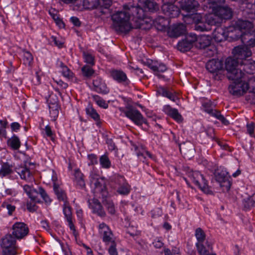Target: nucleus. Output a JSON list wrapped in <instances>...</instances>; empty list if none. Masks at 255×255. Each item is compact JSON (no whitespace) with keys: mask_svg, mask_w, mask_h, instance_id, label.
<instances>
[{"mask_svg":"<svg viewBox=\"0 0 255 255\" xmlns=\"http://www.w3.org/2000/svg\"><path fill=\"white\" fill-rule=\"evenodd\" d=\"M124 11H118L112 15L113 26L115 30L123 33L128 32L131 28L129 22L130 15L140 20L143 23L145 14L143 8L139 6L124 5Z\"/></svg>","mask_w":255,"mask_h":255,"instance_id":"obj_1","label":"nucleus"},{"mask_svg":"<svg viewBox=\"0 0 255 255\" xmlns=\"http://www.w3.org/2000/svg\"><path fill=\"white\" fill-rule=\"evenodd\" d=\"M225 68L227 71V77L229 80H239L243 77L240 62L237 59L229 57L225 61Z\"/></svg>","mask_w":255,"mask_h":255,"instance_id":"obj_2","label":"nucleus"},{"mask_svg":"<svg viewBox=\"0 0 255 255\" xmlns=\"http://www.w3.org/2000/svg\"><path fill=\"white\" fill-rule=\"evenodd\" d=\"M195 235L197 240L196 246L199 255H216L210 253L212 250V245L206 240L205 233L201 228H198L196 230Z\"/></svg>","mask_w":255,"mask_h":255,"instance_id":"obj_3","label":"nucleus"},{"mask_svg":"<svg viewBox=\"0 0 255 255\" xmlns=\"http://www.w3.org/2000/svg\"><path fill=\"white\" fill-rule=\"evenodd\" d=\"M1 254L16 255L18 248L16 245V239L10 234H6L0 241Z\"/></svg>","mask_w":255,"mask_h":255,"instance_id":"obj_4","label":"nucleus"},{"mask_svg":"<svg viewBox=\"0 0 255 255\" xmlns=\"http://www.w3.org/2000/svg\"><path fill=\"white\" fill-rule=\"evenodd\" d=\"M253 24L249 20L239 19L235 24V27L232 28V32H229V36L233 40L239 39L241 34L245 32H250L253 31Z\"/></svg>","mask_w":255,"mask_h":255,"instance_id":"obj_5","label":"nucleus"},{"mask_svg":"<svg viewBox=\"0 0 255 255\" xmlns=\"http://www.w3.org/2000/svg\"><path fill=\"white\" fill-rule=\"evenodd\" d=\"M90 181L92 188L95 193L101 194L104 199L108 195L106 181L104 178L96 173H91L90 175Z\"/></svg>","mask_w":255,"mask_h":255,"instance_id":"obj_6","label":"nucleus"},{"mask_svg":"<svg viewBox=\"0 0 255 255\" xmlns=\"http://www.w3.org/2000/svg\"><path fill=\"white\" fill-rule=\"evenodd\" d=\"M221 18L219 17L216 11L214 13L206 15L205 23L199 22L195 26V29L200 31L211 30L210 26L219 25L222 23Z\"/></svg>","mask_w":255,"mask_h":255,"instance_id":"obj_7","label":"nucleus"},{"mask_svg":"<svg viewBox=\"0 0 255 255\" xmlns=\"http://www.w3.org/2000/svg\"><path fill=\"white\" fill-rule=\"evenodd\" d=\"M123 112L126 117L137 126H141L143 123H145L146 120L140 112L131 106L126 107L125 109L123 111Z\"/></svg>","mask_w":255,"mask_h":255,"instance_id":"obj_8","label":"nucleus"},{"mask_svg":"<svg viewBox=\"0 0 255 255\" xmlns=\"http://www.w3.org/2000/svg\"><path fill=\"white\" fill-rule=\"evenodd\" d=\"M189 177L191 180L199 187V188L205 193L211 194L212 191L208 186L207 181L202 174L198 171H194L190 173Z\"/></svg>","mask_w":255,"mask_h":255,"instance_id":"obj_9","label":"nucleus"},{"mask_svg":"<svg viewBox=\"0 0 255 255\" xmlns=\"http://www.w3.org/2000/svg\"><path fill=\"white\" fill-rule=\"evenodd\" d=\"M207 70L210 73L214 74L215 80L221 79V72L223 69V62L219 59H212L208 61L206 65Z\"/></svg>","mask_w":255,"mask_h":255,"instance_id":"obj_10","label":"nucleus"},{"mask_svg":"<svg viewBox=\"0 0 255 255\" xmlns=\"http://www.w3.org/2000/svg\"><path fill=\"white\" fill-rule=\"evenodd\" d=\"M202 107L206 112L219 120L223 125L225 126L229 125V122L221 114L219 111L213 109L212 103L210 100H204L202 102Z\"/></svg>","mask_w":255,"mask_h":255,"instance_id":"obj_11","label":"nucleus"},{"mask_svg":"<svg viewBox=\"0 0 255 255\" xmlns=\"http://www.w3.org/2000/svg\"><path fill=\"white\" fill-rule=\"evenodd\" d=\"M242 80H232L233 83L229 86V90L231 94L233 95L239 96L243 95L248 90V85H246Z\"/></svg>","mask_w":255,"mask_h":255,"instance_id":"obj_12","label":"nucleus"},{"mask_svg":"<svg viewBox=\"0 0 255 255\" xmlns=\"http://www.w3.org/2000/svg\"><path fill=\"white\" fill-rule=\"evenodd\" d=\"M232 53L235 58L237 59L242 63L243 61L251 57L252 54V51L250 48L245 45H239L234 47L233 49Z\"/></svg>","mask_w":255,"mask_h":255,"instance_id":"obj_13","label":"nucleus"},{"mask_svg":"<svg viewBox=\"0 0 255 255\" xmlns=\"http://www.w3.org/2000/svg\"><path fill=\"white\" fill-rule=\"evenodd\" d=\"M196 39L197 35L195 34L190 33L188 34L184 39L178 42L177 45L178 49L182 52L190 50Z\"/></svg>","mask_w":255,"mask_h":255,"instance_id":"obj_14","label":"nucleus"},{"mask_svg":"<svg viewBox=\"0 0 255 255\" xmlns=\"http://www.w3.org/2000/svg\"><path fill=\"white\" fill-rule=\"evenodd\" d=\"M12 235L16 239H21L28 233V228L25 224L22 222H16L12 226Z\"/></svg>","mask_w":255,"mask_h":255,"instance_id":"obj_15","label":"nucleus"},{"mask_svg":"<svg viewBox=\"0 0 255 255\" xmlns=\"http://www.w3.org/2000/svg\"><path fill=\"white\" fill-rule=\"evenodd\" d=\"M109 74L110 77L119 83L127 86L130 83L127 74L122 70L113 69L109 71Z\"/></svg>","mask_w":255,"mask_h":255,"instance_id":"obj_16","label":"nucleus"},{"mask_svg":"<svg viewBox=\"0 0 255 255\" xmlns=\"http://www.w3.org/2000/svg\"><path fill=\"white\" fill-rule=\"evenodd\" d=\"M215 178L216 181L219 182L220 186L224 188V190L228 191L230 190L231 186V177L228 172L224 170H222L218 172Z\"/></svg>","mask_w":255,"mask_h":255,"instance_id":"obj_17","label":"nucleus"},{"mask_svg":"<svg viewBox=\"0 0 255 255\" xmlns=\"http://www.w3.org/2000/svg\"><path fill=\"white\" fill-rule=\"evenodd\" d=\"M115 183L118 185L117 192L121 195H127L131 190L130 186L127 182L125 177L123 176L119 175L115 179Z\"/></svg>","mask_w":255,"mask_h":255,"instance_id":"obj_18","label":"nucleus"},{"mask_svg":"<svg viewBox=\"0 0 255 255\" xmlns=\"http://www.w3.org/2000/svg\"><path fill=\"white\" fill-rule=\"evenodd\" d=\"M93 90L99 94L107 95L110 92V89L105 81L100 77H96L93 81Z\"/></svg>","mask_w":255,"mask_h":255,"instance_id":"obj_19","label":"nucleus"},{"mask_svg":"<svg viewBox=\"0 0 255 255\" xmlns=\"http://www.w3.org/2000/svg\"><path fill=\"white\" fill-rule=\"evenodd\" d=\"M229 32H232V27H231L227 32L226 30L220 26H218L214 30L212 33V36L215 41L217 42H221L227 38H232L229 36Z\"/></svg>","mask_w":255,"mask_h":255,"instance_id":"obj_20","label":"nucleus"},{"mask_svg":"<svg viewBox=\"0 0 255 255\" xmlns=\"http://www.w3.org/2000/svg\"><path fill=\"white\" fill-rule=\"evenodd\" d=\"M161 8L164 15L170 18L178 16L180 13L179 7L172 3H164Z\"/></svg>","mask_w":255,"mask_h":255,"instance_id":"obj_21","label":"nucleus"},{"mask_svg":"<svg viewBox=\"0 0 255 255\" xmlns=\"http://www.w3.org/2000/svg\"><path fill=\"white\" fill-rule=\"evenodd\" d=\"M99 232L104 242L109 243L113 241V233L109 226L105 223H102L99 225Z\"/></svg>","mask_w":255,"mask_h":255,"instance_id":"obj_22","label":"nucleus"},{"mask_svg":"<svg viewBox=\"0 0 255 255\" xmlns=\"http://www.w3.org/2000/svg\"><path fill=\"white\" fill-rule=\"evenodd\" d=\"M246 46L251 48L255 46V33L253 30L250 32H245L239 37Z\"/></svg>","mask_w":255,"mask_h":255,"instance_id":"obj_23","label":"nucleus"},{"mask_svg":"<svg viewBox=\"0 0 255 255\" xmlns=\"http://www.w3.org/2000/svg\"><path fill=\"white\" fill-rule=\"evenodd\" d=\"M181 7L187 12H195L199 6V2L196 0H182Z\"/></svg>","mask_w":255,"mask_h":255,"instance_id":"obj_24","label":"nucleus"},{"mask_svg":"<svg viewBox=\"0 0 255 255\" xmlns=\"http://www.w3.org/2000/svg\"><path fill=\"white\" fill-rule=\"evenodd\" d=\"M242 72L246 74L251 75L255 73V61L250 59H245L240 64Z\"/></svg>","mask_w":255,"mask_h":255,"instance_id":"obj_25","label":"nucleus"},{"mask_svg":"<svg viewBox=\"0 0 255 255\" xmlns=\"http://www.w3.org/2000/svg\"><path fill=\"white\" fill-rule=\"evenodd\" d=\"M148 67L151 69L159 78H164V76L159 74L167 70L166 65L162 63H158L157 61H151L148 62Z\"/></svg>","mask_w":255,"mask_h":255,"instance_id":"obj_26","label":"nucleus"},{"mask_svg":"<svg viewBox=\"0 0 255 255\" xmlns=\"http://www.w3.org/2000/svg\"><path fill=\"white\" fill-rule=\"evenodd\" d=\"M215 11L219 17L221 18L222 21L223 19H231L233 16V11L228 6H219Z\"/></svg>","mask_w":255,"mask_h":255,"instance_id":"obj_27","label":"nucleus"},{"mask_svg":"<svg viewBox=\"0 0 255 255\" xmlns=\"http://www.w3.org/2000/svg\"><path fill=\"white\" fill-rule=\"evenodd\" d=\"M186 26L183 23H179L173 25L168 33L170 37H177L185 32Z\"/></svg>","mask_w":255,"mask_h":255,"instance_id":"obj_28","label":"nucleus"},{"mask_svg":"<svg viewBox=\"0 0 255 255\" xmlns=\"http://www.w3.org/2000/svg\"><path fill=\"white\" fill-rule=\"evenodd\" d=\"M196 47L199 49H205L210 47L211 45L210 37L208 36L203 35L199 37L197 36L195 41Z\"/></svg>","mask_w":255,"mask_h":255,"instance_id":"obj_29","label":"nucleus"},{"mask_svg":"<svg viewBox=\"0 0 255 255\" xmlns=\"http://www.w3.org/2000/svg\"><path fill=\"white\" fill-rule=\"evenodd\" d=\"M157 92L159 95L166 97L173 102H175L177 99L175 93L168 88L159 87L157 88Z\"/></svg>","mask_w":255,"mask_h":255,"instance_id":"obj_30","label":"nucleus"},{"mask_svg":"<svg viewBox=\"0 0 255 255\" xmlns=\"http://www.w3.org/2000/svg\"><path fill=\"white\" fill-rule=\"evenodd\" d=\"M53 189L59 201H63L64 204L68 202V198L65 191L61 188L56 183L53 184Z\"/></svg>","mask_w":255,"mask_h":255,"instance_id":"obj_31","label":"nucleus"},{"mask_svg":"<svg viewBox=\"0 0 255 255\" xmlns=\"http://www.w3.org/2000/svg\"><path fill=\"white\" fill-rule=\"evenodd\" d=\"M92 208L94 213L97 214L98 216L101 217H105L106 212H105L101 203L98 199H93Z\"/></svg>","mask_w":255,"mask_h":255,"instance_id":"obj_32","label":"nucleus"},{"mask_svg":"<svg viewBox=\"0 0 255 255\" xmlns=\"http://www.w3.org/2000/svg\"><path fill=\"white\" fill-rule=\"evenodd\" d=\"M75 182L77 186L81 189L85 187V183L84 179V175L79 169H76L74 173Z\"/></svg>","mask_w":255,"mask_h":255,"instance_id":"obj_33","label":"nucleus"},{"mask_svg":"<svg viewBox=\"0 0 255 255\" xmlns=\"http://www.w3.org/2000/svg\"><path fill=\"white\" fill-rule=\"evenodd\" d=\"M243 77L241 79H243L242 81L245 82V85H248V90L250 88H252L253 90H255V76L248 75L246 74L244 72H243Z\"/></svg>","mask_w":255,"mask_h":255,"instance_id":"obj_34","label":"nucleus"},{"mask_svg":"<svg viewBox=\"0 0 255 255\" xmlns=\"http://www.w3.org/2000/svg\"><path fill=\"white\" fill-rule=\"evenodd\" d=\"M132 149H134V151H136V155L139 159L143 162H145L146 156H148L149 158H152L151 154L147 151L142 149V151L139 150V148L135 144L132 145Z\"/></svg>","mask_w":255,"mask_h":255,"instance_id":"obj_35","label":"nucleus"},{"mask_svg":"<svg viewBox=\"0 0 255 255\" xmlns=\"http://www.w3.org/2000/svg\"><path fill=\"white\" fill-rule=\"evenodd\" d=\"M7 145L13 150H17L20 146V141L15 135H13L7 141Z\"/></svg>","mask_w":255,"mask_h":255,"instance_id":"obj_36","label":"nucleus"},{"mask_svg":"<svg viewBox=\"0 0 255 255\" xmlns=\"http://www.w3.org/2000/svg\"><path fill=\"white\" fill-rule=\"evenodd\" d=\"M86 113L87 115L96 122H99L100 120V115L97 112L96 110L94 109L92 105H89L86 108Z\"/></svg>","mask_w":255,"mask_h":255,"instance_id":"obj_37","label":"nucleus"},{"mask_svg":"<svg viewBox=\"0 0 255 255\" xmlns=\"http://www.w3.org/2000/svg\"><path fill=\"white\" fill-rule=\"evenodd\" d=\"M12 166L7 162L3 163L0 169V176L4 177L12 173Z\"/></svg>","mask_w":255,"mask_h":255,"instance_id":"obj_38","label":"nucleus"},{"mask_svg":"<svg viewBox=\"0 0 255 255\" xmlns=\"http://www.w3.org/2000/svg\"><path fill=\"white\" fill-rule=\"evenodd\" d=\"M144 11L148 9V11L153 12L158 9V4L153 0H145L144 2ZM145 12V11H144Z\"/></svg>","mask_w":255,"mask_h":255,"instance_id":"obj_39","label":"nucleus"},{"mask_svg":"<svg viewBox=\"0 0 255 255\" xmlns=\"http://www.w3.org/2000/svg\"><path fill=\"white\" fill-rule=\"evenodd\" d=\"M243 204L244 209L246 210L250 209L252 207H255V194L244 199Z\"/></svg>","mask_w":255,"mask_h":255,"instance_id":"obj_40","label":"nucleus"},{"mask_svg":"<svg viewBox=\"0 0 255 255\" xmlns=\"http://www.w3.org/2000/svg\"><path fill=\"white\" fill-rule=\"evenodd\" d=\"M18 170L17 172L19 174L21 179L27 180L31 178V173L27 167H22L18 169Z\"/></svg>","mask_w":255,"mask_h":255,"instance_id":"obj_41","label":"nucleus"},{"mask_svg":"<svg viewBox=\"0 0 255 255\" xmlns=\"http://www.w3.org/2000/svg\"><path fill=\"white\" fill-rule=\"evenodd\" d=\"M92 99L96 104L100 107L106 109L108 108V103L106 102L102 98L98 95H92Z\"/></svg>","mask_w":255,"mask_h":255,"instance_id":"obj_42","label":"nucleus"},{"mask_svg":"<svg viewBox=\"0 0 255 255\" xmlns=\"http://www.w3.org/2000/svg\"><path fill=\"white\" fill-rule=\"evenodd\" d=\"M83 6L85 9L97 8L98 7V0H83Z\"/></svg>","mask_w":255,"mask_h":255,"instance_id":"obj_43","label":"nucleus"},{"mask_svg":"<svg viewBox=\"0 0 255 255\" xmlns=\"http://www.w3.org/2000/svg\"><path fill=\"white\" fill-rule=\"evenodd\" d=\"M98 7L101 9L100 12L105 14L106 11H104V9H108L112 4L111 0H98Z\"/></svg>","mask_w":255,"mask_h":255,"instance_id":"obj_44","label":"nucleus"},{"mask_svg":"<svg viewBox=\"0 0 255 255\" xmlns=\"http://www.w3.org/2000/svg\"><path fill=\"white\" fill-rule=\"evenodd\" d=\"M103 204L106 206L109 213L114 215L116 213L115 205L113 202L109 199H105L103 201Z\"/></svg>","mask_w":255,"mask_h":255,"instance_id":"obj_45","label":"nucleus"},{"mask_svg":"<svg viewBox=\"0 0 255 255\" xmlns=\"http://www.w3.org/2000/svg\"><path fill=\"white\" fill-rule=\"evenodd\" d=\"M92 66L85 65L82 67L81 71L84 77L90 78L95 73L94 70L92 68Z\"/></svg>","mask_w":255,"mask_h":255,"instance_id":"obj_46","label":"nucleus"},{"mask_svg":"<svg viewBox=\"0 0 255 255\" xmlns=\"http://www.w3.org/2000/svg\"><path fill=\"white\" fill-rule=\"evenodd\" d=\"M83 55L84 62L87 63L88 64V65L93 66L95 65V57L93 55L89 53L84 52Z\"/></svg>","mask_w":255,"mask_h":255,"instance_id":"obj_47","label":"nucleus"},{"mask_svg":"<svg viewBox=\"0 0 255 255\" xmlns=\"http://www.w3.org/2000/svg\"><path fill=\"white\" fill-rule=\"evenodd\" d=\"M33 61V56L28 51L23 52V64L28 66H30Z\"/></svg>","mask_w":255,"mask_h":255,"instance_id":"obj_48","label":"nucleus"},{"mask_svg":"<svg viewBox=\"0 0 255 255\" xmlns=\"http://www.w3.org/2000/svg\"><path fill=\"white\" fill-rule=\"evenodd\" d=\"M100 163L102 167L105 168H109L111 167V161L106 154L101 156L100 158Z\"/></svg>","mask_w":255,"mask_h":255,"instance_id":"obj_49","label":"nucleus"},{"mask_svg":"<svg viewBox=\"0 0 255 255\" xmlns=\"http://www.w3.org/2000/svg\"><path fill=\"white\" fill-rule=\"evenodd\" d=\"M63 211L66 220L72 218L71 208L69 206V202L63 204Z\"/></svg>","mask_w":255,"mask_h":255,"instance_id":"obj_50","label":"nucleus"},{"mask_svg":"<svg viewBox=\"0 0 255 255\" xmlns=\"http://www.w3.org/2000/svg\"><path fill=\"white\" fill-rule=\"evenodd\" d=\"M39 192L45 204L49 205L51 203L52 200L50 198L45 190L42 187H39Z\"/></svg>","mask_w":255,"mask_h":255,"instance_id":"obj_51","label":"nucleus"},{"mask_svg":"<svg viewBox=\"0 0 255 255\" xmlns=\"http://www.w3.org/2000/svg\"><path fill=\"white\" fill-rule=\"evenodd\" d=\"M169 116L171 117L177 122H182L183 121L182 116L179 113L178 110L176 109H173V110L172 111Z\"/></svg>","mask_w":255,"mask_h":255,"instance_id":"obj_52","label":"nucleus"},{"mask_svg":"<svg viewBox=\"0 0 255 255\" xmlns=\"http://www.w3.org/2000/svg\"><path fill=\"white\" fill-rule=\"evenodd\" d=\"M247 132L251 136H254V130L255 128V123L251 122L247 124Z\"/></svg>","mask_w":255,"mask_h":255,"instance_id":"obj_53","label":"nucleus"},{"mask_svg":"<svg viewBox=\"0 0 255 255\" xmlns=\"http://www.w3.org/2000/svg\"><path fill=\"white\" fill-rule=\"evenodd\" d=\"M62 75L68 79H72L73 77V73L67 67H64V69L62 70Z\"/></svg>","mask_w":255,"mask_h":255,"instance_id":"obj_54","label":"nucleus"},{"mask_svg":"<svg viewBox=\"0 0 255 255\" xmlns=\"http://www.w3.org/2000/svg\"><path fill=\"white\" fill-rule=\"evenodd\" d=\"M1 206L4 208H6L8 210V214L9 215H11L12 212L15 210V207L14 205H12L7 202H3Z\"/></svg>","mask_w":255,"mask_h":255,"instance_id":"obj_55","label":"nucleus"},{"mask_svg":"<svg viewBox=\"0 0 255 255\" xmlns=\"http://www.w3.org/2000/svg\"><path fill=\"white\" fill-rule=\"evenodd\" d=\"M38 194H39V190L37 191L34 189L28 195V197L31 199V200L39 203L40 202V201L37 198V196Z\"/></svg>","mask_w":255,"mask_h":255,"instance_id":"obj_56","label":"nucleus"},{"mask_svg":"<svg viewBox=\"0 0 255 255\" xmlns=\"http://www.w3.org/2000/svg\"><path fill=\"white\" fill-rule=\"evenodd\" d=\"M44 130H45V134L47 135V136L49 137L51 140L54 141V134L53 132L52 131L51 128L50 127V126H49V125L46 126L44 128Z\"/></svg>","mask_w":255,"mask_h":255,"instance_id":"obj_57","label":"nucleus"},{"mask_svg":"<svg viewBox=\"0 0 255 255\" xmlns=\"http://www.w3.org/2000/svg\"><path fill=\"white\" fill-rule=\"evenodd\" d=\"M112 244L109 247L108 252L110 255H118V251L116 249V244L114 241L111 242Z\"/></svg>","mask_w":255,"mask_h":255,"instance_id":"obj_58","label":"nucleus"},{"mask_svg":"<svg viewBox=\"0 0 255 255\" xmlns=\"http://www.w3.org/2000/svg\"><path fill=\"white\" fill-rule=\"evenodd\" d=\"M127 233L130 236L133 237L135 240L140 235V232L137 230L132 231V228H129L127 230Z\"/></svg>","mask_w":255,"mask_h":255,"instance_id":"obj_59","label":"nucleus"},{"mask_svg":"<svg viewBox=\"0 0 255 255\" xmlns=\"http://www.w3.org/2000/svg\"><path fill=\"white\" fill-rule=\"evenodd\" d=\"M88 159L90 161L89 165H94L98 163V157L94 154H89L88 155Z\"/></svg>","mask_w":255,"mask_h":255,"instance_id":"obj_60","label":"nucleus"},{"mask_svg":"<svg viewBox=\"0 0 255 255\" xmlns=\"http://www.w3.org/2000/svg\"><path fill=\"white\" fill-rule=\"evenodd\" d=\"M27 210L31 212H33L37 210V207L35 204L27 202L26 204Z\"/></svg>","mask_w":255,"mask_h":255,"instance_id":"obj_61","label":"nucleus"},{"mask_svg":"<svg viewBox=\"0 0 255 255\" xmlns=\"http://www.w3.org/2000/svg\"><path fill=\"white\" fill-rule=\"evenodd\" d=\"M50 109V113L51 115H53V117H57L58 115V106L57 105H54L53 107H49Z\"/></svg>","mask_w":255,"mask_h":255,"instance_id":"obj_62","label":"nucleus"},{"mask_svg":"<svg viewBox=\"0 0 255 255\" xmlns=\"http://www.w3.org/2000/svg\"><path fill=\"white\" fill-rule=\"evenodd\" d=\"M70 21L73 24L74 26L79 27L81 25V22L79 19L77 17H71L70 19Z\"/></svg>","mask_w":255,"mask_h":255,"instance_id":"obj_63","label":"nucleus"},{"mask_svg":"<svg viewBox=\"0 0 255 255\" xmlns=\"http://www.w3.org/2000/svg\"><path fill=\"white\" fill-rule=\"evenodd\" d=\"M10 127L12 131H17L20 128V125L17 122H14L11 124Z\"/></svg>","mask_w":255,"mask_h":255,"instance_id":"obj_64","label":"nucleus"}]
</instances>
